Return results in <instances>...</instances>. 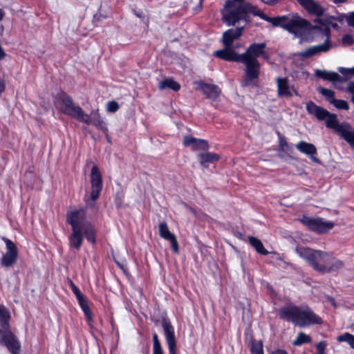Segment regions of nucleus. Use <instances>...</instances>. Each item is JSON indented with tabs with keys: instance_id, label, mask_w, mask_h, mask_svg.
Segmentation results:
<instances>
[{
	"instance_id": "obj_3",
	"label": "nucleus",
	"mask_w": 354,
	"mask_h": 354,
	"mask_svg": "<svg viewBox=\"0 0 354 354\" xmlns=\"http://www.w3.org/2000/svg\"><path fill=\"white\" fill-rule=\"evenodd\" d=\"M53 103L55 107L64 115L86 124H93L104 133L109 131L98 110H93L91 115L85 113L79 105L74 103L71 96L66 92L64 91L58 92L53 97Z\"/></svg>"
},
{
	"instance_id": "obj_50",
	"label": "nucleus",
	"mask_w": 354,
	"mask_h": 354,
	"mask_svg": "<svg viewBox=\"0 0 354 354\" xmlns=\"http://www.w3.org/2000/svg\"><path fill=\"white\" fill-rule=\"evenodd\" d=\"M347 0H333V2L335 3H345Z\"/></svg>"
},
{
	"instance_id": "obj_39",
	"label": "nucleus",
	"mask_w": 354,
	"mask_h": 354,
	"mask_svg": "<svg viewBox=\"0 0 354 354\" xmlns=\"http://www.w3.org/2000/svg\"><path fill=\"white\" fill-rule=\"evenodd\" d=\"M342 41L344 44H346L348 46L352 45L354 42L353 37L349 34H346L343 36Z\"/></svg>"
},
{
	"instance_id": "obj_15",
	"label": "nucleus",
	"mask_w": 354,
	"mask_h": 354,
	"mask_svg": "<svg viewBox=\"0 0 354 354\" xmlns=\"http://www.w3.org/2000/svg\"><path fill=\"white\" fill-rule=\"evenodd\" d=\"M2 240L6 244V252L1 259V264L4 267L13 266L18 257V249L16 244L10 239L3 237Z\"/></svg>"
},
{
	"instance_id": "obj_9",
	"label": "nucleus",
	"mask_w": 354,
	"mask_h": 354,
	"mask_svg": "<svg viewBox=\"0 0 354 354\" xmlns=\"http://www.w3.org/2000/svg\"><path fill=\"white\" fill-rule=\"evenodd\" d=\"M296 252L301 258L305 259L315 270L319 272V270L317 268L325 266L330 256L326 252L303 246L297 247Z\"/></svg>"
},
{
	"instance_id": "obj_22",
	"label": "nucleus",
	"mask_w": 354,
	"mask_h": 354,
	"mask_svg": "<svg viewBox=\"0 0 354 354\" xmlns=\"http://www.w3.org/2000/svg\"><path fill=\"white\" fill-rule=\"evenodd\" d=\"M297 1L310 15L321 17L324 14L323 8L314 0H297Z\"/></svg>"
},
{
	"instance_id": "obj_16",
	"label": "nucleus",
	"mask_w": 354,
	"mask_h": 354,
	"mask_svg": "<svg viewBox=\"0 0 354 354\" xmlns=\"http://www.w3.org/2000/svg\"><path fill=\"white\" fill-rule=\"evenodd\" d=\"M159 235L161 238L169 241L171 249L174 254L179 253V245L176 236L170 232L166 222H161L158 225Z\"/></svg>"
},
{
	"instance_id": "obj_34",
	"label": "nucleus",
	"mask_w": 354,
	"mask_h": 354,
	"mask_svg": "<svg viewBox=\"0 0 354 354\" xmlns=\"http://www.w3.org/2000/svg\"><path fill=\"white\" fill-rule=\"evenodd\" d=\"M330 104H332L334 106H335L338 109L346 110V111L349 109V105H348V102L344 100L333 99L330 101Z\"/></svg>"
},
{
	"instance_id": "obj_45",
	"label": "nucleus",
	"mask_w": 354,
	"mask_h": 354,
	"mask_svg": "<svg viewBox=\"0 0 354 354\" xmlns=\"http://www.w3.org/2000/svg\"><path fill=\"white\" fill-rule=\"evenodd\" d=\"M6 89V85H5V82L3 80H0V95L4 92Z\"/></svg>"
},
{
	"instance_id": "obj_42",
	"label": "nucleus",
	"mask_w": 354,
	"mask_h": 354,
	"mask_svg": "<svg viewBox=\"0 0 354 354\" xmlns=\"http://www.w3.org/2000/svg\"><path fill=\"white\" fill-rule=\"evenodd\" d=\"M346 22L349 26L354 27V11L346 17Z\"/></svg>"
},
{
	"instance_id": "obj_44",
	"label": "nucleus",
	"mask_w": 354,
	"mask_h": 354,
	"mask_svg": "<svg viewBox=\"0 0 354 354\" xmlns=\"http://www.w3.org/2000/svg\"><path fill=\"white\" fill-rule=\"evenodd\" d=\"M272 354H288V353L286 350L279 348V349H277V350L272 351Z\"/></svg>"
},
{
	"instance_id": "obj_13",
	"label": "nucleus",
	"mask_w": 354,
	"mask_h": 354,
	"mask_svg": "<svg viewBox=\"0 0 354 354\" xmlns=\"http://www.w3.org/2000/svg\"><path fill=\"white\" fill-rule=\"evenodd\" d=\"M0 344L6 346L11 354H19L21 343L11 330L0 328Z\"/></svg>"
},
{
	"instance_id": "obj_7",
	"label": "nucleus",
	"mask_w": 354,
	"mask_h": 354,
	"mask_svg": "<svg viewBox=\"0 0 354 354\" xmlns=\"http://www.w3.org/2000/svg\"><path fill=\"white\" fill-rule=\"evenodd\" d=\"M272 25L280 27L296 36H302L313 29L310 22L297 14L274 17Z\"/></svg>"
},
{
	"instance_id": "obj_21",
	"label": "nucleus",
	"mask_w": 354,
	"mask_h": 354,
	"mask_svg": "<svg viewBox=\"0 0 354 354\" xmlns=\"http://www.w3.org/2000/svg\"><path fill=\"white\" fill-rule=\"evenodd\" d=\"M296 148L301 153L310 156V159L316 163H320V160L315 156L317 155V148L316 147L309 142H306L305 141H300L296 145Z\"/></svg>"
},
{
	"instance_id": "obj_46",
	"label": "nucleus",
	"mask_w": 354,
	"mask_h": 354,
	"mask_svg": "<svg viewBox=\"0 0 354 354\" xmlns=\"http://www.w3.org/2000/svg\"><path fill=\"white\" fill-rule=\"evenodd\" d=\"M115 263L117 264L118 267L120 268L124 273L127 272V270L123 264H122L116 261H115Z\"/></svg>"
},
{
	"instance_id": "obj_23",
	"label": "nucleus",
	"mask_w": 354,
	"mask_h": 354,
	"mask_svg": "<svg viewBox=\"0 0 354 354\" xmlns=\"http://www.w3.org/2000/svg\"><path fill=\"white\" fill-rule=\"evenodd\" d=\"M245 8L246 12V15H250V14L253 15L254 16H257L260 17L261 19H263L268 22H270L271 24H272L273 21L274 19V17H269L267 15H266L263 11H261L259 8H258L257 6L252 5V3L249 2H245Z\"/></svg>"
},
{
	"instance_id": "obj_37",
	"label": "nucleus",
	"mask_w": 354,
	"mask_h": 354,
	"mask_svg": "<svg viewBox=\"0 0 354 354\" xmlns=\"http://www.w3.org/2000/svg\"><path fill=\"white\" fill-rule=\"evenodd\" d=\"M120 106L118 103L115 101H110L107 103V111L111 113H115L119 109Z\"/></svg>"
},
{
	"instance_id": "obj_35",
	"label": "nucleus",
	"mask_w": 354,
	"mask_h": 354,
	"mask_svg": "<svg viewBox=\"0 0 354 354\" xmlns=\"http://www.w3.org/2000/svg\"><path fill=\"white\" fill-rule=\"evenodd\" d=\"M318 91L324 96H325L328 101L330 103V101L335 98V92L333 90L326 88L324 87H319Z\"/></svg>"
},
{
	"instance_id": "obj_30",
	"label": "nucleus",
	"mask_w": 354,
	"mask_h": 354,
	"mask_svg": "<svg viewBox=\"0 0 354 354\" xmlns=\"http://www.w3.org/2000/svg\"><path fill=\"white\" fill-rule=\"evenodd\" d=\"M312 342V338L310 335H306L304 332H299L296 339L292 342L295 346H299L303 344H310Z\"/></svg>"
},
{
	"instance_id": "obj_43",
	"label": "nucleus",
	"mask_w": 354,
	"mask_h": 354,
	"mask_svg": "<svg viewBox=\"0 0 354 354\" xmlns=\"http://www.w3.org/2000/svg\"><path fill=\"white\" fill-rule=\"evenodd\" d=\"M262 3L269 6H274L277 5L281 0H260Z\"/></svg>"
},
{
	"instance_id": "obj_2",
	"label": "nucleus",
	"mask_w": 354,
	"mask_h": 354,
	"mask_svg": "<svg viewBox=\"0 0 354 354\" xmlns=\"http://www.w3.org/2000/svg\"><path fill=\"white\" fill-rule=\"evenodd\" d=\"M265 42L251 44L243 53H237L232 62L241 63L245 66L244 75L242 77L241 85L245 87L250 85L256 86L261 74V64L258 60L262 57L269 59V55L266 51Z\"/></svg>"
},
{
	"instance_id": "obj_54",
	"label": "nucleus",
	"mask_w": 354,
	"mask_h": 354,
	"mask_svg": "<svg viewBox=\"0 0 354 354\" xmlns=\"http://www.w3.org/2000/svg\"><path fill=\"white\" fill-rule=\"evenodd\" d=\"M2 308H3V306H0V309Z\"/></svg>"
},
{
	"instance_id": "obj_27",
	"label": "nucleus",
	"mask_w": 354,
	"mask_h": 354,
	"mask_svg": "<svg viewBox=\"0 0 354 354\" xmlns=\"http://www.w3.org/2000/svg\"><path fill=\"white\" fill-rule=\"evenodd\" d=\"M166 88H169L171 90L177 92L180 89V84L172 78H166L159 82L158 88L160 90H164Z\"/></svg>"
},
{
	"instance_id": "obj_25",
	"label": "nucleus",
	"mask_w": 354,
	"mask_h": 354,
	"mask_svg": "<svg viewBox=\"0 0 354 354\" xmlns=\"http://www.w3.org/2000/svg\"><path fill=\"white\" fill-rule=\"evenodd\" d=\"M315 74L318 78H322L324 80H328L333 82L343 81V78L336 72L317 69Z\"/></svg>"
},
{
	"instance_id": "obj_4",
	"label": "nucleus",
	"mask_w": 354,
	"mask_h": 354,
	"mask_svg": "<svg viewBox=\"0 0 354 354\" xmlns=\"http://www.w3.org/2000/svg\"><path fill=\"white\" fill-rule=\"evenodd\" d=\"M306 110L309 114L314 115L318 120H324L327 128L333 129L351 147L354 148V131L348 123H339L335 113L329 112L312 101L306 104Z\"/></svg>"
},
{
	"instance_id": "obj_29",
	"label": "nucleus",
	"mask_w": 354,
	"mask_h": 354,
	"mask_svg": "<svg viewBox=\"0 0 354 354\" xmlns=\"http://www.w3.org/2000/svg\"><path fill=\"white\" fill-rule=\"evenodd\" d=\"M10 319V315L8 310L6 308H2L0 309V327L3 330H10V323L9 320Z\"/></svg>"
},
{
	"instance_id": "obj_20",
	"label": "nucleus",
	"mask_w": 354,
	"mask_h": 354,
	"mask_svg": "<svg viewBox=\"0 0 354 354\" xmlns=\"http://www.w3.org/2000/svg\"><path fill=\"white\" fill-rule=\"evenodd\" d=\"M330 48V41L328 38L322 44L310 46L299 53V56L302 58H308L319 53L327 52Z\"/></svg>"
},
{
	"instance_id": "obj_53",
	"label": "nucleus",
	"mask_w": 354,
	"mask_h": 354,
	"mask_svg": "<svg viewBox=\"0 0 354 354\" xmlns=\"http://www.w3.org/2000/svg\"><path fill=\"white\" fill-rule=\"evenodd\" d=\"M353 93V96H352L351 100L354 103V93Z\"/></svg>"
},
{
	"instance_id": "obj_31",
	"label": "nucleus",
	"mask_w": 354,
	"mask_h": 354,
	"mask_svg": "<svg viewBox=\"0 0 354 354\" xmlns=\"http://www.w3.org/2000/svg\"><path fill=\"white\" fill-rule=\"evenodd\" d=\"M250 349L251 354H264L263 346L261 340L257 341L254 339H252L250 340Z\"/></svg>"
},
{
	"instance_id": "obj_5",
	"label": "nucleus",
	"mask_w": 354,
	"mask_h": 354,
	"mask_svg": "<svg viewBox=\"0 0 354 354\" xmlns=\"http://www.w3.org/2000/svg\"><path fill=\"white\" fill-rule=\"evenodd\" d=\"M279 316L280 319L291 322L294 326L299 328L323 324L322 318L307 306L299 307L292 305L283 307L279 311Z\"/></svg>"
},
{
	"instance_id": "obj_17",
	"label": "nucleus",
	"mask_w": 354,
	"mask_h": 354,
	"mask_svg": "<svg viewBox=\"0 0 354 354\" xmlns=\"http://www.w3.org/2000/svg\"><path fill=\"white\" fill-rule=\"evenodd\" d=\"M183 145L184 147H190L194 151L199 150L207 151L209 149L207 140L197 138L189 135L183 136Z\"/></svg>"
},
{
	"instance_id": "obj_52",
	"label": "nucleus",
	"mask_w": 354,
	"mask_h": 354,
	"mask_svg": "<svg viewBox=\"0 0 354 354\" xmlns=\"http://www.w3.org/2000/svg\"><path fill=\"white\" fill-rule=\"evenodd\" d=\"M203 0H198V6L200 9H202Z\"/></svg>"
},
{
	"instance_id": "obj_48",
	"label": "nucleus",
	"mask_w": 354,
	"mask_h": 354,
	"mask_svg": "<svg viewBox=\"0 0 354 354\" xmlns=\"http://www.w3.org/2000/svg\"><path fill=\"white\" fill-rule=\"evenodd\" d=\"M135 15L139 17V18H143L144 17V15L142 14V12H136L135 11Z\"/></svg>"
},
{
	"instance_id": "obj_1",
	"label": "nucleus",
	"mask_w": 354,
	"mask_h": 354,
	"mask_svg": "<svg viewBox=\"0 0 354 354\" xmlns=\"http://www.w3.org/2000/svg\"><path fill=\"white\" fill-rule=\"evenodd\" d=\"M87 207L68 211L66 214V222L70 225L71 233L68 236L71 248L79 250L83 243L84 239L91 245L97 242L98 230L95 225L86 219Z\"/></svg>"
},
{
	"instance_id": "obj_41",
	"label": "nucleus",
	"mask_w": 354,
	"mask_h": 354,
	"mask_svg": "<svg viewBox=\"0 0 354 354\" xmlns=\"http://www.w3.org/2000/svg\"><path fill=\"white\" fill-rule=\"evenodd\" d=\"M281 151L285 153L288 156H291V154L293 153V147L292 145L288 144L287 147H284L280 149Z\"/></svg>"
},
{
	"instance_id": "obj_40",
	"label": "nucleus",
	"mask_w": 354,
	"mask_h": 354,
	"mask_svg": "<svg viewBox=\"0 0 354 354\" xmlns=\"http://www.w3.org/2000/svg\"><path fill=\"white\" fill-rule=\"evenodd\" d=\"M339 71L345 76L348 77L350 75L354 76V67L351 68H340Z\"/></svg>"
},
{
	"instance_id": "obj_36",
	"label": "nucleus",
	"mask_w": 354,
	"mask_h": 354,
	"mask_svg": "<svg viewBox=\"0 0 354 354\" xmlns=\"http://www.w3.org/2000/svg\"><path fill=\"white\" fill-rule=\"evenodd\" d=\"M327 343L326 341H322L315 345L317 354H326Z\"/></svg>"
},
{
	"instance_id": "obj_51",
	"label": "nucleus",
	"mask_w": 354,
	"mask_h": 354,
	"mask_svg": "<svg viewBox=\"0 0 354 354\" xmlns=\"http://www.w3.org/2000/svg\"><path fill=\"white\" fill-rule=\"evenodd\" d=\"M4 16V12L2 9L0 8V21L3 19Z\"/></svg>"
},
{
	"instance_id": "obj_49",
	"label": "nucleus",
	"mask_w": 354,
	"mask_h": 354,
	"mask_svg": "<svg viewBox=\"0 0 354 354\" xmlns=\"http://www.w3.org/2000/svg\"><path fill=\"white\" fill-rule=\"evenodd\" d=\"M104 134H105V136H106V138L107 142H109V143H111V138H110V136H109V131H108V132H106V133H104Z\"/></svg>"
},
{
	"instance_id": "obj_18",
	"label": "nucleus",
	"mask_w": 354,
	"mask_h": 354,
	"mask_svg": "<svg viewBox=\"0 0 354 354\" xmlns=\"http://www.w3.org/2000/svg\"><path fill=\"white\" fill-rule=\"evenodd\" d=\"M197 89L202 91L205 97L211 100H216L221 94V90L218 86L206 83L202 80L197 82Z\"/></svg>"
},
{
	"instance_id": "obj_8",
	"label": "nucleus",
	"mask_w": 354,
	"mask_h": 354,
	"mask_svg": "<svg viewBox=\"0 0 354 354\" xmlns=\"http://www.w3.org/2000/svg\"><path fill=\"white\" fill-rule=\"evenodd\" d=\"M243 29L244 26H241L225 31L221 39L224 48L216 50L214 55L224 61L232 62L237 54L232 48L233 43L243 35Z\"/></svg>"
},
{
	"instance_id": "obj_24",
	"label": "nucleus",
	"mask_w": 354,
	"mask_h": 354,
	"mask_svg": "<svg viewBox=\"0 0 354 354\" xmlns=\"http://www.w3.org/2000/svg\"><path fill=\"white\" fill-rule=\"evenodd\" d=\"M198 158L201 165L204 168H207L210 163L218 162L221 156L218 153L206 152L199 153Z\"/></svg>"
},
{
	"instance_id": "obj_32",
	"label": "nucleus",
	"mask_w": 354,
	"mask_h": 354,
	"mask_svg": "<svg viewBox=\"0 0 354 354\" xmlns=\"http://www.w3.org/2000/svg\"><path fill=\"white\" fill-rule=\"evenodd\" d=\"M153 354H164L162 345L156 333L153 335Z\"/></svg>"
},
{
	"instance_id": "obj_38",
	"label": "nucleus",
	"mask_w": 354,
	"mask_h": 354,
	"mask_svg": "<svg viewBox=\"0 0 354 354\" xmlns=\"http://www.w3.org/2000/svg\"><path fill=\"white\" fill-rule=\"evenodd\" d=\"M277 135L279 137V149H282L284 147H287L288 145L286 138L279 132L277 131Z\"/></svg>"
},
{
	"instance_id": "obj_26",
	"label": "nucleus",
	"mask_w": 354,
	"mask_h": 354,
	"mask_svg": "<svg viewBox=\"0 0 354 354\" xmlns=\"http://www.w3.org/2000/svg\"><path fill=\"white\" fill-rule=\"evenodd\" d=\"M277 92L279 96L291 97L292 93L288 86V80L286 77H277Z\"/></svg>"
},
{
	"instance_id": "obj_14",
	"label": "nucleus",
	"mask_w": 354,
	"mask_h": 354,
	"mask_svg": "<svg viewBox=\"0 0 354 354\" xmlns=\"http://www.w3.org/2000/svg\"><path fill=\"white\" fill-rule=\"evenodd\" d=\"M166 342L169 354H177V343L174 328L167 317H162L161 321Z\"/></svg>"
},
{
	"instance_id": "obj_6",
	"label": "nucleus",
	"mask_w": 354,
	"mask_h": 354,
	"mask_svg": "<svg viewBox=\"0 0 354 354\" xmlns=\"http://www.w3.org/2000/svg\"><path fill=\"white\" fill-rule=\"evenodd\" d=\"M245 0H226L221 10L222 20L228 26H235L240 21L245 24L251 22L250 15H246Z\"/></svg>"
},
{
	"instance_id": "obj_47",
	"label": "nucleus",
	"mask_w": 354,
	"mask_h": 354,
	"mask_svg": "<svg viewBox=\"0 0 354 354\" xmlns=\"http://www.w3.org/2000/svg\"><path fill=\"white\" fill-rule=\"evenodd\" d=\"M348 88L351 93H354V82L349 84Z\"/></svg>"
},
{
	"instance_id": "obj_28",
	"label": "nucleus",
	"mask_w": 354,
	"mask_h": 354,
	"mask_svg": "<svg viewBox=\"0 0 354 354\" xmlns=\"http://www.w3.org/2000/svg\"><path fill=\"white\" fill-rule=\"evenodd\" d=\"M248 242L252 246L257 252L262 255H268L269 252L264 248L261 241L254 236H248Z\"/></svg>"
},
{
	"instance_id": "obj_12",
	"label": "nucleus",
	"mask_w": 354,
	"mask_h": 354,
	"mask_svg": "<svg viewBox=\"0 0 354 354\" xmlns=\"http://www.w3.org/2000/svg\"><path fill=\"white\" fill-rule=\"evenodd\" d=\"M90 181L91 185L90 198L92 201L95 202L99 198L103 188L102 174L96 165L91 168Z\"/></svg>"
},
{
	"instance_id": "obj_33",
	"label": "nucleus",
	"mask_w": 354,
	"mask_h": 354,
	"mask_svg": "<svg viewBox=\"0 0 354 354\" xmlns=\"http://www.w3.org/2000/svg\"><path fill=\"white\" fill-rule=\"evenodd\" d=\"M337 340L339 342H347L350 346L354 349V335L348 333H346L337 337Z\"/></svg>"
},
{
	"instance_id": "obj_19",
	"label": "nucleus",
	"mask_w": 354,
	"mask_h": 354,
	"mask_svg": "<svg viewBox=\"0 0 354 354\" xmlns=\"http://www.w3.org/2000/svg\"><path fill=\"white\" fill-rule=\"evenodd\" d=\"M344 266V263L342 261L330 254L329 258L326 262V264L317 268L319 270L320 273L324 274L337 272L339 270L342 269Z\"/></svg>"
},
{
	"instance_id": "obj_10",
	"label": "nucleus",
	"mask_w": 354,
	"mask_h": 354,
	"mask_svg": "<svg viewBox=\"0 0 354 354\" xmlns=\"http://www.w3.org/2000/svg\"><path fill=\"white\" fill-rule=\"evenodd\" d=\"M299 221L310 231L318 234L327 233L335 226V223L332 221H324L322 218L309 217L306 214H303L299 218Z\"/></svg>"
},
{
	"instance_id": "obj_11",
	"label": "nucleus",
	"mask_w": 354,
	"mask_h": 354,
	"mask_svg": "<svg viewBox=\"0 0 354 354\" xmlns=\"http://www.w3.org/2000/svg\"><path fill=\"white\" fill-rule=\"evenodd\" d=\"M68 283L72 292L75 295L81 310L84 313L85 319L88 326L91 328H93L94 321L93 317V313L88 304L87 299L84 297V295L82 293L79 288L73 283V281L71 279H68Z\"/></svg>"
}]
</instances>
